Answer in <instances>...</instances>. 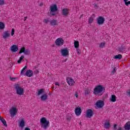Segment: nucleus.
<instances>
[{
	"instance_id": "obj_1",
	"label": "nucleus",
	"mask_w": 130,
	"mask_h": 130,
	"mask_svg": "<svg viewBox=\"0 0 130 130\" xmlns=\"http://www.w3.org/2000/svg\"><path fill=\"white\" fill-rule=\"evenodd\" d=\"M105 92V87L102 85H96L93 89V94L98 96H102Z\"/></svg>"
},
{
	"instance_id": "obj_2",
	"label": "nucleus",
	"mask_w": 130,
	"mask_h": 130,
	"mask_svg": "<svg viewBox=\"0 0 130 130\" xmlns=\"http://www.w3.org/2000/svg\"><path fill=\"white\" fill-rule=\"evenodd\" d=\"M40 123L41 127L44 129H47L49 126V121L47 120L45 117H42L40 119Z\"/></svg>"
},
{
	"instance_id": "obj_3",
	"label": "nucleus",
	"mask_w": 130,
	"mask_h": 130,
	"mask_svg": "<svg viewBox=\"0 0 130 130\" xmlns=\"http://www.w3.org/2000/svg\"><path fill=\"white\" fill-rule=\"evenodd\" d=\"M14 89H15L17 95H24V88L21 87L20 84H15L14 85Z\"/></svg>"
},
{
	"instance_id": "obj_4",
	"label": "nucleus",
	"mask_w": 130,
	"mask_h": 130,
	"mask_svg": "<svg viewBox=\"0 0 130 130\" xmlns=\"http://www.w3.org/2000/svg\"><path fill=\"white\" fill-rule=\"evenodd\" d=\"M57 11H58V8H57L56 4H53L50 6V14L52 16H55L56 15L55 12H57Z\"/></svg>"
},
{
	"instance_id": "obj_5",
	"label": "nucleus",
	"mask_w": 130,
	"mask_h": 130,
	"mask_svg": "<svg viewBox=\"0 0 130 130\" xmlns=\"http://www.w3.org/2000/svg\"><path fill=\"white\" fill-rule=\"evenodd\" d=\"M64 42V41L62 38H59L56 40L55 43L57 46H61L63 45V43Z\"/></svg>"
},
{
	"instance_id": "obj_6",
	"label": "nucleus",
	"mask_w": 130,
	"mask_h": 130,
	"mask_svg": "<svg viewBox=\"0 0 130 130\" xmlns=\"http://www.w3.org/2000/svg\"><path fill=\"white\" fill-rule=\"evenodd\" d=\"M95 105L98 108H103V106H104V101L101 100H98Z\"/></svg>"
},
{
	"instance_id": "obj_7",
	"label": "nucleus",
	"mask_w": 130,
	"mask_h": 130,
	"mask_svg": "<svg viewBox=\"0 0 130 130\" xmlns=\"http://www.w3.org/2000/svg\"><path fill=\"white\" fill-rule=\"evenodd\" d=\"M61 54L62 56H69V50L68 48H64L63 49H61Z\"/></svg>"
},
{
	"instance_id": "obj_8",
	"label": "nucleus",
	"mask_w": 130,
	"mask_h": 130,
	"mask_svg": "<svg viewBox=\"0 0 130 130\" xmlns=\"http://www.w3.org/2000/svg\"><path fill=\"white\" fill-rule=\"evenodd\" d=\"M97 23L99 25H103L104 22H105V19L102 16H99L96 19Z\"/></svg>"
},
{
	"instance_id": "obj_9",
	"label": "nucleus",
	"mask_w": 130,
	"mask_h": 130,
	"mask_svg": "<svg viewBox=\"0 0 130 130\" xmlns=\"http://www.w3.org/2000/svg\"><path fill=\"white\" fill-rule=\"evenodd\" d=\"M10 114L11 117H14L16 114L17 112H18V110H17V108L15 107H12L10 111Z\"/></svg>"
},
{
	"instance_id": "obj_10",
	"label": "nucleus",
	"mask_w": 130,
	"mask_h": 130,
	"mask_svg": "<svg viewBox=\"0 0 130 130\" xmlns=\"http://www.w3.org/2000/svg\"><path fill=\"white\" fill-rule=\"evenodd\" d=\"M93 114H94L93 110H92V109H88L86 112V117L91 118V117L93 116Z\"/></svg>"
},
{
	"instance_id": "obj_11",
	"label": "nucleus",
	"mask_w": 130,
	"mask_h": 130,
	"mask_svg": "<svg viewBox=\"0 0 130 130\" xmlns=\"http://www.w3.org/2000/svg\"><path fill=\"white\" fill-rule=\"evenodd\" d=\"M69 13L70 11L68 8H63L62 10V15L64 16V17H68Z\"/></svg>"
},
{
	"instance_id": "obj_12",
	"label": "nucleus",
	"mask_w": 130,
	"mask_h": 130,
	"mask_svg": "<svg viewBox=\"0 0 130 130\" xmlns=\"http://www.w3.org/2000/svg\"><path fill=\"white\" fill-rule=\"evenodd\" d=\"M75 112L76 115L79 116L81 115V114L82 113V109H81V107H77L76 108H75Z\"/></svg>"
},
{
	"instance_id": "obj_13",
	"label": "nucleus",
	"mask_w": 130,
	"mask_h": 130,
	"mask_svg": "<svg viewBox=\"0 0 130 130\" xmlns=\"http://www.w3.org/2000/svg\"><path fill=\"white\" fill-rule=\"evenodd\" d=\"M67 82L69 85V86H73L75 85V81H74V79L71 78H67Z\"/></svg>"
},
{
	"instance_id": "obj_14",
	"label": "nucleus",
	"mask_w": 130,
	"mask_h": 130,
	"mask_svg": "<svg viewBox=\"0 0 130 130\" xmlns=\"http://www.w3.org/2000/svg\"><path fill=\"white\" fill-rule=\"evenodd\" d=\"M11 50L12 52H17L19 50V47L16 45H13L11 47Z\"/></svg>"
},
{
	"instance_id": "obj_15",
	"label": "nucleus",
	"mask_w": 130,
	"mask_h": 130,
	"mask_svg": "<svg viewBox=\"0 0 130 130\" xmlns=\"http://www.w3.org/2000/svg\"><path fill=\"white\" fill-rule=\"evenodd\" d=\"M25 76H26L27 77H28L29 78H30V77H32V76H33V71L31 70H27L25 73Z\"/></svg>"
},
{
	"instance_id": "obj_16",
	"label": "nucleus",
	"mask_w": 130,
	"mask_h": 130,
	"mask_svg": "<svg viewBox=\"0 0 130 130\" xmlns=\"http://www.w3.org/2000/svg\"><path fill=\"white\" fill-rule=\"evenodd\" d=\"M50 24L51 26H57L58 23L57 22V20L52 19L50 21Z\"/></svg>"
},
{
	"instance_id": "obj_17",
	"label": "nucleus",
	"mask_w": 130,
	"mask_h": 130,
	"mask_svg": "<svg viewBox=\"0 0 130 130\" xmlns=\"http://www.w3.org/2000/svg\"><path fill=\"white\" fill-rule=\"evenodd\" d=\"M11 36V34L9 33V31H5L3 36L4 39L6 40Z\"/></svg>"
},
{
	"instance_id": "obj_18",
	"label": "nucleus",
	"mask_w": 130,
	"mask_h": 130,
	"mask_svg": "<svg viewBox=\"0 0 130 130\" xmlns=\"http://www.w3.org/2000/svg\"><path fill=\"white\" fill-rule=\"evenodd\" d=\"M48 99V95L47 94H44L41 96V101H46Z\"/></svg>"
},
{
	"instance_id": "obj_19",
	"label": "nucleus",
	"mask_w": 130,
	"mask_h": 130,
	"mask_svg": "<svg viewBox=\"0 0 130 130\" xmlns=\"http://www.w3.org/2000/svg\"><path fill=\"white\" fill-rule=\"evenodd\" d=\"M125 47L124 45H121L118 47L117 50L119 52H123V50H125Z\"/></svg>"
},
{
	"instance_id": "obj_20",
	"label": "nucleus",
	"mask_w": 130,
	"mask_h": 130,
	"mask_svg": "<svg viewBox=\"0 0 130 130\" xmlns=\"http://www.w3.org/2000/svg\"><path fill=\"white\" fill-rule=\"evenodd\" d=\"M19 126L22 128L25 126V120L24 119H22L19 122Z\"/></svg>"
},
{
	"instance_id": "obj_21",
	"label": "nucleus",
	"mask_w": 130,
	"mask_h": 130,
	"mask_svg": "<svg viewBox=\"0 0 130 130\" xmlns=\"http://www.w3.org/2000/svg\"><path fill=\"white\" fill-rule=\"evenodd\" d=\"M110 123L109 122V121L106 120V122L104 124V127L105 128H109V127H110Z\"/></svg>"
},
{
	"instance_id": "obj_22",
	"label": "nucleus",
	"mask_w": 130,
	"mask_h": 130,
	"mask_svg": "<svg viewBox=\"0 0 130 130\" xmlns=\"http://www.w3.org/2000/svg\"><path fill=\"white\" fill-rule=\"evenodd\" d=\"M0 120L2 122V123H3L5 126H6V127L8 126V124H7V121H6V120L2 118L1 116H0Z\"/></svg>"
},
{
	"instance_id": "obj_23",
	"label": "nucleus",
	"mask_w": 130,
	"mask_h": 130,
	"mask_svg": "<svg viewBox=\"0 0 130 130\" xmlns=\"http://www.w3.org/2000/svg\"><path fill=\"white\" fill-rule=\"evenodd\" d=\"M124 128L126 130L130 129V121H128L127 123H125L124 125Z\"/></svg>"
},
{
	"instance_id": "obj_24",
	"label": "nucleus",
	"mask_w": 130,
	"mask_h": 130,
	"mask_svg": "<svg viewBox=\"0 0 130 130\" xmlns=\"http://www.w3.org/2000/svg\"><path fill=\"white\" fill-rule=\"evenodd\" d=\"M113 58L115 59H121L122 58V55L121 54H118L115 55Z\"/></svg>"
},
{
	"instance_id": "obj_25",
	"label": "nucleus",
	"mask_w": 130,
	"mask_h": 130,
	"mask_svg": "<svg viewBox=\"0 0 130 130\" xmlns=\"http://www.w3.org/2000/svg\"><path fill=\"white\" fill-rule=\"evenodd\" d=\"M110 100L111 102H115L116 101V96H115V95H112Z\"/></svg>"
},
{
	"instance_id": "obj_26",
	"label": "nucleus",
	"mask_w": 130,
	"mask_h": 130,
	"mask_svg": "<svg viewBox=\"0 0 130 130\" xmlns=\"http://www.w3.org/2000/svg\"><path fill=\"white\" fill-rule=\"evenodd\" d=\"M6 27L5 23L2 22H0V30H4Z\"/></svg>"
},
{
	"instance_id": "obj_27",
	"label": "nucleus",
	"mask_w": 130,
	"mask_h": 130,
	"mask_svg": "<svg viewBox=\"0 0 130 130\" xmlns=\"http://www.w3.org/2000/svg\"><path fill=\"white\" fill-rule=\"evenodd\" d=\"M23 52L24 54H25V55H29V54H30V51L29 49H25V50H24L23 51Z\"/></svg>"
},
{
	"instance_id": "obj_28",
	"label": "nucleus",
	"mask_w": 130,
	"mask_h": 130,
	"mask_svg": "<svg viewBox=\"0 0 130 130\" xmlns=\"http://www.w3.org/2000/svg\"><path fill=\"white\" fill-rule=\"evenodd\" d=\"M79 46H80V45L79 44V41H75L74 42V47L75 48H79Z\"/></svg>"
},
{
	"instance_id": "obj_29",
	"label": "nucleus",
	"mask_w": 130,
	"mask_h": 130,
	"mask_svg": "<svg viewBox=\"0 0 130 130\" xmlns=\"http://www.w3.org/2000/svg\"><path fill=\"white\" fill-rule=\"evenodd\" d=\"M84 91L85 96H87V95H89V94H90V90H89V89L85 88Z\"/></svg>"
},
{
	"instance_id": "obj_30",
	"label": "nucleus",
	"mask_w": 130,
	"mask_h": 130,
	"mask_svg": "<svg viewBox=\"0 0 130 130\" xmlns=\"http://www.w3.org/2000/svg\"><path fill=\"white\" fill-rule=\"evenodd\" d=\"M42 93H44V89H40L38 92V95L39 96V95H41Z\"/></svg>"
},
{
	"instance_id": "obj_31",
	"label": "nucleus",
	"mask_w": 130,
	"mask_h": 130,
	"mask_svg": "<svg viewBox=\"0 0 130 130\" xmlns=\"http://www.w3.org/2000/svg\"><path fill=\"white\" fill-rule=\"evenodd\" d=\"M24 50H25V47H22L19 51V54H21V53H24V52H23L24 51Z\"/></svg>"
},
{
	"instance_id": "obj_32",
	"label": "nucleus",
	"mask_w": 130,
	"mask_h": 130,
	"mask_svg": "<svg viewBox=\"0 0 130 130\" xmlns=\"http://www.w3.org/2000/svg\"><path fill=\"white\" fill-rule=\"evenodd\" d=\"M93 21H94V19L93 18V17H90L88 20L89 24L93 23Z\"/></svg>"
},
{
	"instance_id": "obj_33",
	"label": "nucleus",
	"mask_w": 130,
	"mask_h": 130,
	"mask_svg": "<svg viewBox=\"0 0 130 130\" xmlns=\"http://www.w3.org/2000/svg\"><path fill=\"white\" fill-rule=\"evenodd\" d=\"M105 46V43H101L99 46V47L100 48H103L104 46Z\"/></svg>"
},
{
	"instance_id": "obj_34",
	"label": "nucleus",
	"mask_w": 130,
	"mask_h": 130,
	"mask_svg": "<svg viewBox=\"0 0 130 130\" xmlns=\"http://www.w3.org/2000/svg\"><path fill=\"white\" fill-rule=\"evenodd\" d=\"M116 73V67H114L113 71L111 72L112 75H114V73Z\"/></svg>"
},
{
	"instance_id": "obj_35",
	"label": "nucleus",
	"mask_w": 130,
	"mask_h": 130,
	"mask_svg": "<svg viewBox=\"0 0 130 130\" xmlns=\"http://www.w3.org/2000/svg\"><path fill=\"white\" fill-rule=\"evenodd\" d=\"M26 69H27V66H25L22 70H21V72L20 73L21 75H23V73H24V72L25 71V70H26Z\"/></svg>"
},
{
	"instance_id": "obj_36",
	"label": "nucleus",
	"mask_w": 130,
	"mask_h": 130,
	"mask_svg": "<svg viewBox=\"0 0 130 130\" xmlns=\"http://www.w3.org/2000/svg\"><path fill=\"white\" fill-rule=\"evenodd\" d=\"M76 51H77V54L78 55L81 54V50H80L79 48H76Z\"/></svg>"
},
{
	"instance_id": "obj_37",
	"label": "nucleus",
	"mask_w": 130,
	"mask_h": 130,
	"mask_svg": "<svg viewBox=\"0 0 130 130\" xmlns=\"http://www.w3.org/2000/svg\"><path fill=\"white\" fill-rule=\"evenodd\" d=\"M15 35V29L12 28L11 30V36H14Z\"/></svg>"
},
{
	"instance_id": "obj_38",
	"label": "nucleus",
	"mask_w": 130,
	"mask_h": 130,
	"mask_svg": "<svg viewBox=\"0 0 130 130\" xmlns=\"http://www.w3.org/2000/svg\"><path fill=\"white\" fill-rule=\"evenodd\" d=\"M5 5V1L4 0H0V5L3 6Z\"/></svg>"
},
{
	"instance_id": "obj_39",
	"label": "nucleus",
	"mask_w": 130,
	"mask_h": 130,
	"mask_svg": "<svg viewBox=\"0 0 130 130\" xmlns=\"http://www.w3.org/2000/svg\"><path fill=\"white\" fill-rule=\"evenodd\" d=\"M125 3V6H128L129 5H130V1H126V2H124Z\"/></svg>"
},
{
	"instance_id": "obj_40",
	"label": "nucleus",
	"mask_w": 130,
	"mask_h": 130,
	"mask_svg": "<svg viewBox=\"0 0 130 130\" xmlns=\"http://www.w3.org/2000/svg\"><path fill=\"white\" fill-rule=\"evenodd\" d=\"M10 79L11 81H15V80H17V78H13V77H10Z\"/></svg>"
},
{
	"instance_id": "obj_41",
	"label": "nucleus",
	"mask_w": 130,
	"mask_h": 130,
	"mask_svg": "<svg viewBox=\"0 0 130 130\" xmlns=\"http://www.w3.org/2000/svg\"><path fill=\"white\" fill-rule=\"evenodd\" d=\"M117 124H115L114 125L113 129H114V130H117Z\"/></svg>"
},
{
	"instance_id": "obj_42",
	"label": "nucleus",
	"mask_w": 130,
	"mask_h": 130,
	"mask_svg": "<svg viewBox=\"0 0 130 130\" xmlns=\"http://www.w3.org/2000/svg\"><path fill=\"white\" fill-rule=\"evenodd\" d=\"M79 92L78 91H76L75 94V96L76 97V98H78L79 97Z\"/></svg>"
},
{
	"instance_id": "obj_43",
	"label": "nucleus",
	"mask_w": 130,
	"mask_h": 130,
	"mask_svg": "<svg viewBox=\"0 0 130 130\" xmlns=\"http://www.w3.org/2000/svg\"><path fill=\"white\" fill-rule=\"evenodd\" d=\"M25 58V56H24V55H22L20 58H19V60H23V59Z\"/></svg>"
},
{
	"instance_id": "obj_44",
	"label": "nucleus",
	"mask_w": 130,
	"mask_h": 130,
	"mask_svg": "<svg viewBox=\"0 0 130 130\" xmlns=\"http://www.w3.org/2000/svg\"><path fill=\"white\" fill-rule=\"evenodd\" d=\"M44 21H45V24H47L48 22H50L48 19H44Z\"/></svg>"
},
{
	"instance_id": "obj_45",
	"label": "nucleus",
	"mask_w": 130,
	"mask_h": 130,
	"mask_svg": "<svg viewBox=\"0 0 130 130\" xmlns=\"http://www.w3.org/2000/svg\"><path fill=\"white\" fill-rule=\"evenodd\" d=\"M127 95L130 96V89L126 91Z\"/></svg>"
},
{
	"instance_id": "obj_46",
	"label": "nucleus",
	"mask_w": 130,
	"mask_h": 130,
	"mask_svg": "<svg viewBox=\"0 0 130 130\" xmlns=\"http://www.w3.org/2000/svg\"><path fill=\"white\" fill-rule=\"evenodd\" d=\"M67 119L70 121L72 119V118L71 117H67Z\"/></svg>"
},
{
	"instance_id": "obj_47",
	"label": "nucleus",
	"mask_w": 130,
	"mask_h": 130,
	"mask_svg": "<svg viewBox=\"0 0 130 130\" xmlns=\"http://www.w3.org/2000/svg\"><path fill=\"white\" fill-rule=\"evenodd\" d=\"M21 62H22V60H21L19 59L17 61V63H21Z\"/></svg>"
},
{
	"instance_id": "obj_48",
	"label": "nucleus",
	"mask_w": 130,
	"mask_h": 130,
	"mask_svg": "<svg viewBox=\"0 0 130 130\" xmlns=\"http://www.w3.org/2000/svg\"><path fill=\"white\" fill-rule=\"evenodd\" d=\"M24 130H30V128L28 127H26L24 128Z\"/></svg>"
},
{
	"instance_id": "obj_49",
	"label": "nucleus",
	"mask_w": 130,
	"mask_h": 130,
	"mask_svg": "<svg viewBox=\"0 0 130 130\" xmlns=\"http://www.w3.org/2000/svg\"><path fill=\"white\" fill-rule=\"evenodd\" d=\"M55 85H57V86H59V83L58 82H56L55 83Z\"/></svg>"
},
{
	"instance_id": "obj_50",
	"label": "nucleus",
	"mask_w": 130,
	"mask_h": 130,
	"mask_svg": "<svg viewBox=\"0 0 130 130\" xmlns=\"http://www.w3.org/2000/svg\"><path fill=\"white\" fill-rule=\"evenodd\" d=\"M27 18H28L27 17H25L24 21H25L26 20H27Z\"/></svg>"
},
{
	"instance_id": "obj_51",
	"label": "nucleus",
	"mask_w": 130,
	"mask_h": 130,
	"mask_svg": "<svg viewBox=\"0 0 130 130\" xmlns=\"http://www.w3.org/2000/svg\"><path fill=\"white\" fill-rule=\"evenodd\" d=\"M42 6H43V3H41V4H40V7H42Z\"/></svg>"
},
{
	"instance_id": "obj_52",
	"label": "nucleus",
	"mask_w": 130,
	"mask_h": 130,
	"mask_svg": "<svg viewBox=\"0 0 130 130\" xmlns=\"http://www.w3.org/2000/svg\"><path fill=\"white\" fill-rule=\"evenodd\" d=\"M83 16H84V15H83V14L81 15V16H80V19H81V18L83 17Z\"/></svg>"
},
{
	"instance_id": "obj_53",
	"label": "nucleus",
	"mask_w": 130,
	"mask_h": 130,
	"mask_svg": "<svg viewBox=\"0 0 130 130\" xmlns=\"http://www.w3.org/2000/svg\"><path fill=\"white\" fill-rule=\"evenodd\" d=\"M128 0H123L124 2L125 3L126 2H127Z\"/></svg>"
},
{
	"instance_id": "obj_54",
	"label": "nucleus",
	"mask_w": 130,
	"mask_h": 130,
	"mask_svg": "<svg viewBox=\"0 0 130 130\" xmlns=\"http://www.w3.org/2000/svg\"><path fill=\"white\" fill-rule=\"evenodd\" d=\"M94 7H97V5L95 4Z\"/></svg>"
},
{
	"instance_id": "obj_55",
	"label": "nucleus",
	"mask_w": 130,
	"mask_h": 130,
	"mask_svg": "<svg viewBox=\"0 0 130 130\" xmlns=\"http://www.w3.org/2000/svg\"><path fill=\"white\" fill-rule=\"evenodd\" d=\"M66 60H65L64 61H66Z\"/></svg>"
},
{
	"instance_id": "obj_56",
	"label": "nucleus",
	"mask_w": 130,
	"mask_h": 130,
	"mask_svg": "<svg viewBox=\"0 0 130 130\" xmlns=\"http://www.w3.org/2000/svg\"><path fill=\"white\" fill-rule=\"evenodd\" d=\"M80 124H81V122L80 123Z\"/></svg>"
}]
</instances>
